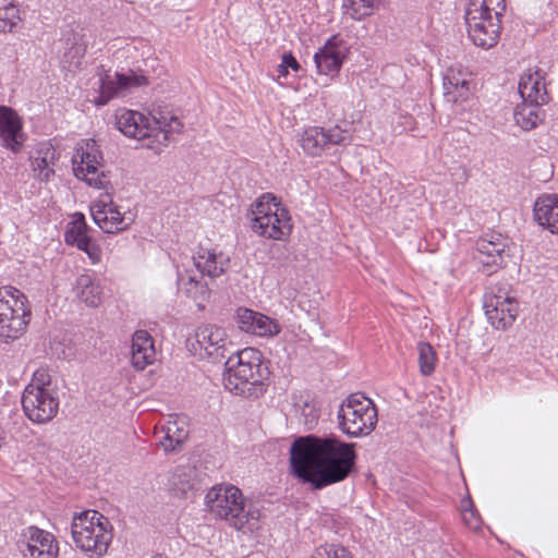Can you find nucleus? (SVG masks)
Segmentation results:
<instances>
[{
    "mask_svg": "<svg viewBox=\"0 0 558 558\" xmlns=\"http://www.w3.org/2000/svg\"><path fill=\"white\" fill-rule=\"evenodd\" d=\"M348 52L347 43L332 36L315 54L314 61L320 74L333 75L339 72Z\"/></svg>",
    "mask_w": 558,
    "mask_h": 558,
    "instance_id": "4468645a",
    "label": "nucleus"
},
{
    "mask_svg": "<svg viewBox=\"0 0 558 558\" xmlns=\"http://www.w3.org/2000/svg\"><path fill=\"white\" fill-rule=\"evenodd\" d=\"M27 386H33L40 390H53L51 388V376L48 371L44 368L37 369L34 373L32 381Z\"/></svg>",
    "mask_w": 558,
    "mask_h": 558,
    "instance_id": "58836bf2",
    "label": "nucleus"
},
{
    "mask_svg": "<svg viewBox=\"0 0 558 558\" xmlns=\"http://www.w3.org/2000/svg\"><path fill=\"white\" fill-rule=\"evenodd\" d=\"M505 10V0H470L465 23L469 38L475 46L489 49L497 45Z\"/></svg>",
    "mask_w": 558,
    "mask_h": 558,
    "instance_id": "20e7f679",
    "label": "nucleus"
},
{
    "mask_svg": "<svg viewBox=\"0 0 558 558\" xmlns=\"http://www.w3.org/2000/svg\"><path fill=\"white\" fill-rule=\"evenodd\" d=\"M189 281H190L191 283H194L195 286L201 284V282H199V281L196 279V277H194V276H190V277H189Z\"/></svg>",
    "mask_w": 558,
    "mask_h": 558,
    "instance_id": "a18cd8bd",
    "label": "nucleus"
},
{
    "mask_svg": "<svg viewBox=\"0 0 558 558\" xmlns=\"http://www.w3.org/2000/svg\"><path fill=\"white\" fill-rule=\"evenodd\" d=\"M73 171L77 179L89 186L107 190L110 180L104 169V157L95 140H85L77 144L72 157Z\"/></svg>",
    "mask_w": 558,
    "mask_h": 558,
    "instance_id": "9d476101",
    "label": "nucleus"
},
{
    "mask_svg": "<svg viewBox=\"0 0 558 558\" xmlns=\"http://www.w3.org/2000/svg\"><path fill=\"white\" fill-rule=\"evenodd\" d=\"M262 353L255 348H245L231 353L225 363L223 386L231 393L251 397L262 384Z\"/></svg>",
    "mask_w": 558,
    "mask_h": 558,
    "instance_id": "39448f33",
    "label": "nucleus"
},
{
    "mask_svg": "<svg viewBox=\"0 0 558 558\" xmlns=\"http://www.w3.org/2000/svg\"><path fill=\"white\" fill-rule=\"evenodd\" d=\"M235 319L239 328L248 333L267 337L280 332V326L275 320L250 308L240 307L236 311Z\"/></svg>",
    "mask_w": 558,
    "mask_h": 558,
    "instance_id": "a211bd4d",
    "label": "nucleus"
},
{
    "mask_svg": "<svg viewBox=\"0 0 558 558\" xmlns=\"http://www.w3.org/2000/svg\"><path fill=\"white\" fill-rule=\"evenodd\" d=\"M146 76L130 71L128 74L116 73L113 77L106 75L100 78V94L96 104L106 105L110 99L124 93L125 90L147 85Z\"/></svg>",
    "mask_w": 558,
    "mask_h": 558,
    "instance_id": "2eb2a0df",
    "label": "nucleus"
},
{
    "mask_svg": "<svg viewBox=\"0 0 558 558\" xmlns=\"http://www.w3.org/2000/svg\"><path fill=\"white\" fill-rule=\"evenodd\" d=\"M518 89L522 100L541 105H545L549 101L544 75L538 70H527L524 72L519 81Z\"/></svg>",
    "mask_w": 558,
    "mask_h": 558,
    "instance_id": "4be33fe9",
    "label": "nucleus"
},
{
    "mask_svg": "<svg viewBox=\"0 0 558 558\" xmlns=\"http://www.w3.org/2000/svg\"><path fill=\"white\" fill-rule=\"evenodd\" d=\"M252 230L260 236L284 240L292 230L291 217L276 196L263 194L252 208Z\"/></svg>",
    "mask_w": 558,
    "mask_h": 558,
    "instance_id": "6e6552de",
    "label": "nucleus"
},
{
    "mask_svg": "<svg viewBox=\"0 0 558 558\" xmlns=\"http://www.w3.org/2000/svg\"><path fill=\"white\" fill-rule=\"evenodd\" d=\"M156 356L154 340L146 330H137L132 338L131 362L132 365L142 371L153 364Z\"/></svg>",
    "mask_w": 558,
    "mask_h": 558,
    "instance_id": "393cba45",
    "label": "nucleus"
},
{
    "mask_svg": "<svg viewBox=\"0 0 558 558\" xmlns=\"http://www.w3.org/2000/svg\"><path fill=\"white\" fill-rule=\"evenodd\" d=\"M153 558H166V557H163L162 555H156Z\"/></svg>",
    "mask_w": 558,
    "mask_h": 558,
    "instance_id": "49530a36",
    "label": "nucleus"
},
{
    "mask_svg": "<svg viewBox=\"0 0 558 558\" xmlns=\"http://www.w3.org/2000/svg\"><path fill=\"white\" fill-rule=\"evenodd\" d=\"M22 407L32 422L43 424L57 415L59 399L54 390H40L26 386L22 396Z\"/></svg>",
    "mask_w": 558,
    "mask_h": 558,
    "instance_id": "f8f14e48",
    "label": "nucleus"
},
{
    "mask_svg": "<svg viewBox=\"0 0 558 558\" xmlns=\"http://www.w3.org/2000/svg\"><path fill=\"white\" fill-rule=\"evenodd\" d=\"M27 298L16 288H0V341L10 343L22 337L31 322Z\"/></svg>",
    "mask_w": 558,
    "mask_h": 558,
    "instance_id": "1a4fd4ad",
    "label": "nucleus"
},
{
    "mask_svg": "<svg viewBox=\"0 0 558 558\" xmlns=\"http://www.w3.org/2000/svg\"><path fill=\"white\" fill-rule=\"evenodd\" d=\"M24 536L27 538V551L32 558L58 557V542L51 533L37 526H29Z\"/></svg>",
    "mask_w": 558,
    "mask_h": 558,
    "instance_id": "aec40b11",
    "label": "nucleus"
},
{
    "mask_svg": "<svg viewBox=\"0 0 558 558\" xmlns=\"http://www.w3.org/2000/svg\"><path fill=\"white\" fill-rule=\"evenodd\" d=\"M76 298L89 307H97L102 302L104 290L100 282L92 275L83 274L75 281Z\"/></svg>",
    "mask_w": 558,
    "mask_h": 558,
    "instance_id": "cd10ccee",
    "label": "nucleus"
},
{
    "mask_svg": "<svg viewBox=\"0 0 558 558\" xmlns=\"http://www.w3.org/2000/svg\"><path fill=\"white\" fill-rule=\"evenodd\" d=\"M205 501L211 514L225 520L238 531L246 526L252 529L260 518L259 509L247 501L241 489L232 484L211 487L206 494Z\"/></svg>",
    "mask_w": 558,
    "mask_h": 558,
    "instance_id": "7ed1b4c3",
    "label": "nucleus"
},
{
    "mask_svg": "<svg viewBox=\"0 0 558 558\" xmlns=\"http://www.w3.org/2000/svg\"><path fill=\"white\" fill-rule=\"evenodd\" d=\"M381 0H344V8L348 13L354 20H362L366 16H369L376 3H379Z\"/></svg>",
    "mask_w": 558,
    "mask_h": 558,
    "instance_id": "f704fd0d",
    "label": "nucleus"
},
{
    "mask_svg": "<svg viewBox=\"0 0 558 558\" xmlns=\"http://www.w3.org/2000/svg\"><path fill=\"white\" fill-rule=\"evenodd\" d=\"M228 338L223 328L216 325L199 326L186 340L189 350L201 359L211 357L220 361L227 356Z\"/></svg>",
    "mask_w": 558,
    "mask_h": 558,
    "instance_id": "9b49d317",
    "label": "nucleus"
},
{
    "mask_svg": "<svg viewBox=\"0 0 558 558\" xmlns=\"http://www.w3.org/2000/svg\"><path fill=\"white\" fill-rule=\"evenodd\" d=\"M90 214L95 223L107 233L122 231L132 223V218L123 216L111 201L93 204Z\"/></svg>",
    "mask_w": 558,
    "mask_h": 558,
    "instance_id": "f3484780",
    "label": "nucleus"
},
{
    "mask_svg": "<svg viewBox=\"0 0 558 558\" xmlns=\"http://www.w3.org/2000/svg\"><path fill=\"white\" fill-rule=\"evenodd\" d=\"M416 350L421 375L430 376L435 372L438 361L435 349L428 342L421 341L417 343Z\"/></svg>",
    "mask_w": 558,
    "mask_h": 558,
    "instance_id": "473e14b6",
    "label": "nucleus"
},
{
    "mask_svg": "<svg viewBox=\"0 0 558 558\" xmlns=\"http://www.w3.org/2000/svg\"><path fill=\"white\" fill-rule=\"evenodd\" d=\"M0 143L17 153L23 145L22 123L17 113L9 107L0 106Z\"/></svg>",
    "mask_w": 558,
    "mask_h": 558,
    "instance_id": "6ab92c4d",
    "label": "nucleus"
},
{
    "mask_svg": "<svg viewBox=\"0 0 558 558\" xmlns=\"http://www.w3.org/2000/svg\"><path fill=\"white\" fill-rule=\"evenodd\" d=\"M535 221L554 234H558V195L543 194L534 204Z\"/></svg>",
    "mask_w": 558,
    "mask_h": 558,
    "instance_id": "5701e85b",
    "label": "nucleus"
},
{
    "mask_svg": "<svg viewBox=\"0 0 558 558\" xmlns=\"http://www.w3.org/2000/svg\"><path fill=\"white\" fill-rule=\"evenodd\" d=\"M116 125L125 136L145 141L144 146L156 153L167 147L170 135L181 132L183 128L177 117H171L170 121L166 122L124 108L116 111Z\"/></svg>",
    "mask_w": 558,
    "mask_h": 558,
    "instance_id": "f03ea898",
    "label": "nucleus"
},
{
    "mask_svg": "<svg viewBox=\"0 0 558 558\" xmlns=\"http://www.w3.org/2000/svg\"><path fill=\"white\" fill-rule=\"evenodd\" d=\"M311 558H352L351 553L338 544L318 546Z\"/></svg>",
    "mask_w": 558,
    "mask_h": 558,
    "instance_id": "c9c22d12",
    "label": "nucleus"
},
{
    "mask_svg": "<svg viewBox=\"0 0 558 558\" xmlns=\"http://www.w3.org/2000/svg\"><path fill=\"white\" fill-rule=\"evenodd\" d=\"M469 73L461 66H450L444 75V96L448 102L458 104L465 100L470 93Z\"/></svg>",
    "mask_w": 558,
    "mask_h": 558,
    "instance_id": "412c9836",
    "label": "nucleus"
},
{
    "mask_svg": "<svg viewBox=\"0 0 558 558\" xmlns=\"http://www.w3.org/2000/svg\"><path fill=\"white\" fill-rule=\"evenodd\" d=\"M355 445L335 435L296 438L290 448L294 475L314 489L345 480L355 464Z\"/></svg>",
    "mask_w": 558,
    "mask_h": 558,
    "instance_id": "f257e3e1",
    "label": "nucleus"
},
{
    "mask_svg": "<svg viewBox=\"0 0 558 558\" xmlns=\"http://www.w3.org/2000/svg\"><path fill=\"white\" fill-rule=\"evenodd\" d=\"M198 473L192 464H182L173 469L169 477V490L178 497H187L197 489Z\"/></svg>",
    "mask_w": 558,
    "mask_h": 558,
    "instance_id": "b1692460",
    "label": "nucleus"
},
{
    "mask_svg": "<svg viewBox=\"0 0 558 558\" xmlns=\"http://www.w3.org/2000/svg\"><path fill=\"white\" fill-rule=\"evenodd\" d=\"M85 51V44L75 41L72 47L64 52V61L69 62L70 66L77 68L81 64V59L84 57Z\"/></svg>",
    "mask_w": 558,
    "mask_h": 558,
    "instance_id": "4c0bfd02",
    "label": "nucleus"
},
{
    "mask_svg": "<svg viewBox=\"0 0 558 558\" xmlns=\"http://www.w3.org/2000/svg\"><path fill=\"white\" fill-rule=\"evenodd\" d=\"M71 533L77 548L98 557L107 553L112 541L109 520L96 510L75 513Z\"/></svg>",
    "mask_w": 558,
    "mask_h": 558,
    "instance_id": "423d86ee",
    "label": "nucleus"
},
{
    "mask_svg": "<svg viewBox=\"0 0 558 558\" xmlns=\"http://www.w3.org/2000/svg\"><path fill=\"white\" fill-rule=\"evenodd\" d=\"M90 238L87 235V225L82 214H75L72 221L66 226L64 240L69 245H75L77 248L86 245Z\"/></svg>",
    "mask_w": 558,
    "mask_h": 558,
    "instance_id": "2f4dec72",
    "label": "nucleus"
},
{
    "mask_svg": "<svg viewBox=\"0 0 558 558\" xmlns=\"http://www.w3.org/2000/svg\"><path fill=\"white\" fill-rule=\"evenodd\" d=\"M506 240L500 234L485 235L476 242L477 262L492 274L504 264Z\"/></svg>",
    "mask_w": 558,
    "mask_h": 558,
    "instance_id": "dca6fc26",
    "label": "nucleus"
},
{
    "mask_svg": "<svg viewBox=\"0 0 558 558\" xmlns=\"http://www.w3.org/2000/svg\"><path fill=\"white\" fill-rule=\"evenodd\" d=\"M19 20V9L13 0H0V32H10Z\"/></svg>",
    "mask_w": 558,
    "mask_h": 558,
    "instance_id": "72a5a7b5",
    "label": "nucleus"
},
{
    "mask_svg": "<svg viewBox=\"0 0 558 558\" xmlns=\"http://www.w3.org/2000/svg\"><path fill=\"white\" fill-rule=\"evenodd\" d=\"M337 420L339 429L348 437H364L377 425V408L372 399L361 392H354L340 403Z\"/></svg>",
    "mask_w": 558,
    "mask_h": 558,
    "instance_id": "0eeeda50",
    "label": "nucleus"
},
{
    "mask_svg": "<svg viewBox=\"0 0 558 558\" xmlns=\"http://www.w3.org/2000/svg\"><path fill=\"white\" fill-rule=\"evenodd\" d=\"M193 262L202 276L206 275L209 278H216L226 271L229 258L222 253L217 254L214 251L201 247L196 255L193 256Z\"/></svg>",
    "mask_w": 558,
    "mask_h": 558,
    "instance_id": "a878e982",
    "label": "nucleus"
},
{
    "mask_svg": "<svg viewBox=\"0 0 558 558\" xmlns=\"http://www.w3.org/2000/svg\"><path fill=\"white\" fill-rule=\"evenodd\" d=\"M282 63L288 68H291L293 71H299L300 64L296 59L291 53H284L282 56Z\"/></svg>",
    "mask_w": 558,
    "mask_h": 558,
    "instance_id": "79ce46f5",
    "label": "nucleus"
},
{
    "mask_svg": "<svg viewBox=\"0 0 558 558\" xmlns=\"http://www.w3.org/2000/svg\"><path fill=\"white\" fill-rule=\"evenodd\" d=\"M327 140L324 129L312 126L303 132L301 146L306 154L318 156L328 147Z\"/></svg>",
    "mask_w": 558,
    "mask_h": 558,
    "instance_id": "c756f323",
    "label": "nucleus"
},
{
    "mask_svg": "<svg viewBox=\"0 0 558 558\" xmlns=\"http://www.w3.org/2000/svg\"><path fill=\"white\" fill-rule=\"evenodd\" d=\"M277 72H278V76H286V75L288 74V69H287V66L281 62V64H279V65H278Z\"/></svg>",
    "mask_w": 558,
    "mask_h": 558,
    "instance_id": "37998d69",
    "label": "nucleus"
},
{
    "mask_svg": "<svg viewBox=\"0 0 558 558\" xmlns=\"http://www.w3.org/2000/svg\"><path fill=\"white\" fill-rule=\"evenodd\" d=\"M462 517H463L465 524L470 529L475 530V531L480 529L481 520L472 507H470L469 509L464 508L462 511Z\"/></svg>",
    "mask_w": 558,
    "mask_h": 558,
    "instance_id": "a19ab883",
    "label": "nucleus"
},
{
    "mask_svg": "<svg viewBox=\"0 0 558 558\" xmlns=\"http://www.w3.org/2000/svg\"><path fill=\"white\" fill-rule=\"evenodd\" d=\"M78 250L84 251L88 255L92 264H96L100 260L101 250L96 243H93L90 239L86 241V245H82Z\"/></svg>",
    "mask_w": 558,
    "mask_h": 558,
    "instance_id": "ea45409f",
    "label": "nucleus"
},
{
    "mask_svg": "<svg viewBox=\"0 0 558 558\" xmlns=\"http://www.w3.org/2000/svg\"><path fill=\"white\" fill-rule=\"evenodd\" d=\"M325 135L327 140V146L329 145H345L349 144L352 140L351 134L342 130L340 126L336 125L328 131H325Z\"/></svg>",
    "mask_w": 558,
    "mask_h": 558,
    "instance_id": "e433bc0d",
    "label": "nucleus"
},
{
    "mask_svg": "<svg viewBox=\"0 0 558 558\" xmlns=\"http://www.w3.org/2000/svg\"><path fill=\"white\" fill-rule=\"evenodd\" d=\"M165 436L160 440V446L165 451H175L187 439L189 428L185 417L171 415L170 420L163 426Z\"/></svg>",
    "mask_w": 558,
    "mask_h": 558,
    "instance_id": "bb28decb",
    "label": "nucleus"
},
{
    "mask_svg": "<svg viewBox=\"0 0 558 558\" xmlns=\"http://www.w3.org/2000/svg\"><path fill=\"white\" fill-rule=\"evenodd\" d=\"M38 154L39 156L32 161L33 169L38 180L48 181L54 173L52 166L54 165L56 150L51 145H46Z\"/></svg>",
    "mask_w": 558,
    "mask_h": 558,
    "instance_id": "7c9ffc66",
    "label": "nucleus"
},
{
    "mask_svg": "<svg viewBox=\"0 0 558 558\" xmlns=\"http://www.w3.org/2000/svg\"><path fill=\"white\" fill-rule=\"evenodd\" d=\"M5 445L4 432L0 428V449Z\"/></svg>",
    "mask_w": 558,
    "mask_h": 558,
    "instance_id": "c03bdc74",
    "label": "nucleus"
},
{
    "mask_svg": "<svg viewBox=\"0 0 558 558\" xmlns=\"http://www.w3.org/2000/svg\"><path fill=\"white\" fill-rule=\"evenodd\" d=\"M485 315L490 325L498 330L512 326L519 312L518 301L504 294H488L484 301Z\"/></svg>",
    "mask_w": 558,
    "mask_h": 558,
    "instance_id": "ddd939ff",
    "label": "nucleus"
},
{
    "mask_svg": "<svg viewBox=\"0 0 558 558\" xmlns=\"http://www.w3.org/2000/svg\"><path fill=\"white\" fill-rule=\"evenodd\" d=\"M544 105L522 100L513 112L515 124L524 131H531L543 123L545 119Z\"/></svg>",
    "mask_w": 558,
    "mask_h": 558,
    "instance_id": "c85d7f7f",
    "label": "nucleus"
}]
</instances>
